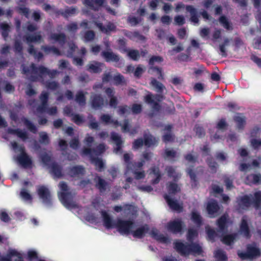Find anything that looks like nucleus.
<instances>
[{
	"instance_id": "2",
	"label": "nucleus",
	"mask_w": 261,
	"mask_h": 261,
	"mask_svg": "<svg viewBox=\"0 0 261 261\" xmlns=\"http://www.w3.org/2000/svg\"><path fill=\"white\" fill-rule=\"evenodd\" d=\"M60 191L58 194L59 198L62 204L67 208L73 210V212L77 213L80 218H83L87 221L92 223H98L99 219L95 217L93 213H90L85 208H79L72 200L73 196L69 192L67 186L62 182L59 184Z\"/></svg>"
},
{
	"instance_id": "47",
	"label": "nucleus",
	"mask_w": 261,
	"mask_h": 261,
	"mask_svg": "<svg viewBox=\"0 0 261 261\" xmlns=\"http://www.w3.org/2000/svg\"><path fill=\"white\" fill-rule=\"evenodd\" d=\"M101 120L103 122L107 124L114 123V124H117V121H114L111 119L110 116L108 115H103L101 117Z\"/></svg>"
},
{
	"instance_id": "64",
	"label": "nucleus",
	"mask_w": 261,
	"mask_h": 261,
	"mask_svg": "<svg viewBox=\"0 0 261 261\" xmlns=\"http://www.w3.org/2000/svg\"><path fill=\"white\" fill-rule=\"evenodd\" d=\"M72 120L77 124H81L83 121V118L78 115H73Z\"/></svg>"
},
{
	"instance_id": "3",
	"label": "nucleus",
	"mask_w": 261,
	"mask_h": 261,
	"mask_svg": "<svg viewBox=\"0 0 261 261\" xmlns=\"http://www.w3.org/2000/svg\"><path fill=\"white\" fill-rule=\"evenodd\" d=\"M151 157V154L145 153L143 154L144 160L138 163L137 165H133L129 163V160L132 159L131 155L129 153L124 154V160L127 163V169L125 172L126 176H127L130 172H133L135 175V178L137 179H140L144 177L143 172L139 170V168L143 166L145 163V161H148Z\"/></svg>"
},
{
	"instance_id": "4",
	"label": "nucleus",
	"mask_w": 261,
	"mask_h": 261,
	"mask_svg": "<svg viewBox=\"0 0 261 261\" xmlns=\"http://www.w3.org/2000/svg\"><path fill=\"white\" fill-rule=\"evenodd\" d=\"M174 248L178 252L184 255L190 254L198 255L202 252L201 247L195 243L187 245L181 241H177L174 243Z\"/></svg>"
},
{
	"instance_id": "57",
	"label": "nucleus",
	"mask_w": 261,
	"mask_h": 261,
	"mask_svg": "<svg viewBox=\"0 0 261 261\" xmlns=\"http://www.w3.org/2000/svg\"><path fill=\"white\" fill-rule=\"evenodd\" d=\"M167 172H168V175L169 176H172V177H173L175 179L179 177L178 173H177L175 171L174 169H173L171 167L168 168L167 169Z\"/></svg>"
},
{
	"instance_id": "34",
	"label": "nucleus",
	"mask_w": 261,
	"mask_h": 261,
	"mask_svg": "<svg viewBox=\"0 0 261 261\" xmlns=\"http://www.w3.org/2000/svg\"><path fill=\"white\" fill-rule=\"evenodd\" d=\"M92 105L94 108L98 109L104 105L103 100L99 96L93 97Z\"/></svg>"
},
{
	"instance_id": "12",
	"label": "nucleus",
	"mask_w": 261,
	"mask_h": 261,
	"mask_svg": "<svg viewBox=\"0 0 261 261\" xmlns=\"http://www.w3.org/2000/svg\"><path fill=\"white\" fill-rule=\"evenodd\" d=\"M48 98V94L46 92H43L40 96V100L41 101V105L37 108L38 112L43 113L46 112L49 115H54L57 112V109L56 107H52L49 109L46 110V102Z\"/></svg>"
},
{
	"instance_id": "11",
	"label": "nucleus",
	"mask_w": 261,
	"mask_h": 261,
	"mask_svg": "<svg viewBox=\"0 0 261 261\" xmlns=\"http://www.w3.org/2000/svg\"><path fill=\"white\" fill-rule=\"evenodd\" d=\"M23 72L24 73L30 72L32 74H39L41 76H48L50 77H53L57 73V72L56 70L49 71L43 67L37 68L34 64L32 65L30 69L29 70H27L24 68H23Z\"/></svg>"
},
{
	"instance_id": "14",
	"label": "nucleus",
	"mask_w": 261,
	"mask_h": 261,
	"mask_svg": "<svg viewBox=\"0 0 261 261\" xmlns=\"http://www.w3.org/2000/svg\"><path fill=\"white\" fill-rule=\"evenodd\" d=\"M182 224V222L180 219H176L169 222L167 228L168 230L173 233H178L181 230Z\"/></svg>"
},
{
	"instance_id": "26",
	"label": "nucleus",
	"mask_w": 261,
	"mask_h": 261,
	"mask_svg": "<svg viewBox=\"0 0 261 261\" xmlns=\"http://www.w3.org/2000/svg\"><path fill=\"white\" fill-rule=\"evenodd\" d=\"M186 10L191 14V21L194 24L198 22V18L196 15V11L192 6H188L186 7Z\"/></svg>"
},
{
	"instance_id": "36",
	"label": "nucleus",
	"mask_w": 261,
	"mask_h": 261,
	"mask_svg": "<svg viewBox=\"0 0 261 261\" xmlns=\"http://www.w3.org/2000/svg\"><path fill=\"white\" fill-rule=\"evenodd\" d=\"M237 237V234L227 235L223 238L222 241L224 244L229 245L236 240Z\"/></svg>"
},
{
	"instance_id": "19",
	"label": "nucleus",
	"mask_w": 261,
	"mask_h": 261,
	"mask_svg": "<svg viewBox=\"0 0 261 261\" xmlns=\"http://www.w3.org/2000/svg\"><path fill=\"white\" fill-rule=\"evenodd\" d=\"M105 0H84V4L87 8L92 10H96L103 3Z\"/></svg>"
},
{
	"instance_id": "16",
	"label": "nucleus",
	"mask_w": 261,
	"mask_h": 261,
	"mask_svg": "<svg viewBox=\"0 0 261 261\" xmlns=\"http://www.w3.org/2000/svg\"><path fill=\"white\" fill-rule=\"evenodd\" d=\"M219 209L218 205L215 200H210L207 204L206 210L211 217H215Z\"/></svg>"
},
{
	"instance_id": "50",
	"label": "nucleus",
	"mask_w": 261,
	"mask_h": 261,
	"mask_svg": "<svg viewBox=\"0 0 261 261\" xmlns=\"http://www.w3.org/2000/svg\"><path fill=\"white\" fill-rule=\"evenodd\" d=\"M75 100L80 105L85 103V98L84 94L82 92H80L76 94Z\"/></svg>"
},
{
	"instance_id": "31",
	"label": "nucleus",
	"mask_w": 261,
	"mask_h": 261,
	"mask_svg": "<svg viewBox=\"0 0 261 261\" xmlns=\"http://www.w3.org/2000/svg\"><path fill=\"white\" fill-rule=\"evenodd\" d=\"M191 220L199 227L201 224V217L197 211H193L191 213Z\"/></svg>"
},
{
	"instance_id": "29",
	"label": "nucleus",
	"mask_w": 261,
	"mask_h": 261,
	"mask_svg": "<svg viewBox=\"0 0 261 261\" xmlns=\"http://www.w3.org/2000/svg\"><path fill=\"white\" fill-rule=\"evenodd\" d=\"M214 257L218 261H226L227 259L225 252L220 249H217L215 251Z\"/></svg>"
},
{
	"instance_id": "9",
	"label": "nucleus",
	"mask_w": 261,
	"mask_h": 261,
	"mask_svg": "<svg viewBox=\"0 0 261 261\" xmlns=\"http://www.w3.org/2000/svg\"><path fill=\"white\" fill-rule=\"evenodd\" d=\"M43 164L47 166L52 174L55 177H59L61 176V171L58 166L53 163L50 157L47 154H42L41 156Z\"/></svg>"
},
{
	"instance_id": "49",
	"label": "nucleus",
	"mask_w": 261,
	"mask_h": 261,
	"mask_svg": "<svg viewBox=\"0 0 261 261\" xmlns=\"http://www.w3.org/2000/svg\"><path fill=\"white\" fill-rule=\"evenodd\" d=\"M149 72L151 74L155 75L159 79H161L163 77L161 70L159 68L151 67L149 70Z\"/></svg>"
},
{
	"instance_id": "8",
	"label": "nucleus",
	"mask_w": 261,
	"mask_h": 261,
	"mask_svg": "<svg viewBox=\"0 0 261 261\" xmlns=\"http://www.w3.org/2000/svg\"><path fill=\"white\" fill-rule=\"evenodd\" d=\"M261 202V192H257L255 193L254 197L252 196H245L243 197L239 201L240 208L243 209L248 207L251 203H252L256 209L259 207Z\"/></svg>"
},
{
	"instance_id": "58",
	"label": "nucleus",
	"mask_w": 261,
	"mask_h": 261,
	"mask_svg": "<svg viewBox=\"0 0 261 261\" xmlns=\"http://www.w3.org/2000/svg\"><path fill=\"white\" fill-rule=\"evenodd\" d=\"M94 37V33L93 31H88L85 33L84 39L85 41L92 40Z\"/></svg>"
},
{
	"instance_id": "55",
	"label": "nucleus",
	"mask_w": 261,
	"mask_h": 261,
	"mask_svg": "<svg viewBox=\"0 0 261 261\" xmlns=\"http://www.w3.org/2000/svg\"><path fill=\"white\" fill-rule=\"evenodd\" d=\"M251 144L254 149H258L261 147V141L259 139H251Z\"/></svg>"
},
{
	"instance_id": "59",
	"label": "nucleus",
	"mask_w": 261,
	"mask_h": 261,
	"mask_svg": "<svg viewBox=\"0 0 261 261\" xmlns=\"http://www.w3.org/2000/svg\"><path fill=\"white\" fill-rule=\"evenodd\" d=\"M229 42V40L228 39H225L224 42L223 44L220 45V50L221 53L222 55L224 56L225 54V47L228 45Z\"/></svg>"
},
{
	"instance_id": "27",
	"label": "nucleus",
	"mask_w": 261,
	"mask_h": 261,
	"mask_svg": "<svg viewBox=\"0 0 261 261\" xmlns=\"http://www.w3.org/2000/svg\"><path fill=\"white\" fill-rule=\"evenodd\" d=\"M103 65L97 62H93L89 65V70L91 72L97 73L102 70Z\"/></svg>"
},
{
	"instance_id": "63",
	"label": "nucleus",
	"mask_w": 261,
	"mask_h": 261,
	"mask_svg": "<svg viewBox=\"0 0 261 261\" xmlns=\"http://www.w3.org/2000/svg\"><path fill=\"white\" fill-rule=\"evenodd\" d=\"M40 142L42 143H47L48 142V137L45 133L40 134Z\"/></svg>"
},
{
	"instance_id": "1",
	"label": "nucleus",
	"mask_w": 261,
	"mask_h": 261,
	"mask_svg": "<svg viewBox=\"0 0 261 261\" xmlns=\"http://www.w3.org/2000/svg\"><path fill=\"white\" fill-rule=\"evenodd\" d=\"M103 224L108 229L116 228L122 234L131 233L133 237L141 238L148 232V227L144 225L137 227L136 224L132 221H124L118 220L117 222L113 221L110 216L105 211L101 212Z\"/></svg>"
},
{
	"instance_id": "51",
	"label": "nucleus",
	"mask_w": 261,
	"mask_h": 261,
	"mask_svg": "<svg viewBox=\"0 0 261 261\" xmlns=\"http://www.w3.org/2000/svg\"><path fill=\"white\" fill-rule=\"evenodd\" d=\"M40 38L41 37L39 34H35V35L32 37H27L26 38V40L28 43H30L31 42H37L40 39Z\"/></svg>"
},
{
	"instance_id": "37",
	"label": "nucleus",
	"mask_w": 261,
	"mask_h": 261,
	"mask_svg": "<svg viewBox=\"0 0 261 261\" xmlns=\"http://www.w3.org/2000/svg\"><path fill=\"white\" fill-rule=\"evenodd\" d=\"M9 133L16 135L23 140H25L27 139V135L25 132L20 131L19 130L9 129Z\"/></svg>"
},
{
	"instance_id": "22",
	"label": "nucleus",
	"mask_w": 261,
	"mask_h": 261,
	"mask_svg": "<svg viewBox=\"0 0 261 261\" xmlns=\"http://www.w3.org/2000/svg\"><path fill=\"white\" fill-rule=\"evenodd\" d=\"M240 231L245 237L247 238L249 237V231L247 223V218L246 217H244L242 219Z\"/></svg>"
},
{
	"instance_id": "10",
	"label": "nucleus",
	"mask_w": 261,
	"mask_h": 261,
	"mask_svg": "<svg viewBox=\"0 0 261 261\" xmlns=\"http://www.w3.org/2000/svg\"><path fill=\"white\" fill-rule=\"evenodd\" d=\"M238 254V256L243 259L253 258L259 256L260 251L255 244H252L247 246L246 252L243 253L239 251Z\"/></svg>"
},
{
	"instance_id": "6",
	"label": "nucleus",
	"mask_w": 261,
	"mask_h": 261,
	"mask_svg": "<svg viewBox=\"0 0 261 261\" xmlns=\"http://www.w3.org/2000/svg\"><path fill=\"white\" fill-rule=\"evenodd\" d=\"M11 145L15 152L19 154L18 156L14 158L15 160L24 168L30 167L32 161L25 152L24 147L22 146H18L16 142L11 143Z\"/></svg>"
},
{
	"instance_id": "42",
	"label": "nucleus",
	"mask_w": 261,
	"mask_h": 261,
	"mask_svg": "<svg viewBox=\"0 0 261 261\" xmlns=\"http://www.w3.org/2000/svg\"><path fill=\"white\" fill-rule=\"evenodd\" d=\"M95 182H97L96 186L102 192L106 189V183L104 180L101 179L100 177H97L95 178Z\"/></svg>"
},
{
	"instance_id": "53",
	"label": "nucleus",
	"mask_w": 261,
	"mask_h": 261,
	"mask_svg": "<svg viewBox=\"0 0 261 261\" xmlns=\"http://www.w3.org/2000/svg\"><path fill=\"white\" fill-rule=\"evenodd\" d=\"M21 197L24 200H31L32 197L31 195L24 189H22L20 192Z\"/></svg>"
},
{
	"instance_id": "39",
	"label": "nucleus",
	"mask_w": 261,
	"mask_h": 261,
	"mask_svg": "<svg viewBox=\"0 0 261 261\" xmlns=\"http://www.w3.org/2000/svg\"><path fill=\"white\" fill-rule=\"evenodd\" d=\"M28 257L31 261H44L39 258L36 251L30 250L28 252Z\"/></svg>"
},
{
	"instance_id": "21",
	"label": "nucleus",
	"mask_w": 261,
	"mask_h": 261,
	"mask_svg": "<svg viewBox=\"0 0 261 261\" xmlns=\"http://www.w3.org/2000/svg\"><path fill=\"white\" fill-rule=\"evenodd\" d=\"M94 22L101 32L105 33H110L114 31L115 29L114 24L110 23L107 24L106 28L102 27V24L99 22L95 18H94Z\"/></svg>"
},
{
	"instance_id": "38",
	"label": "nucleus",
	"mask_w": 261,
	"mask_h": 261,
	"mask_svg": "<svg viewBox=\"0 0 261 261\" xmlns=\"http://www.w3.org/2000/svg\"><path fill=\"white\" fill-rule=\"evenodd\" d=\"M134 209H135V207L134 206L128 205H126L123 207L116 206H115V207H114V210L117 212H119L121 211H124L125 212L129 211V212L126 213L128 214L130 213V212L132 210L134 211Z\"/></svg>"
},
{
	"instance_id": "5",
	"label": "nucleus",
	"mask_w": 261,
	"mask_h": 261,
	"mask_svg": "<svg viewBox=\"0 0 261 261\" xmlns=\"http://www.w3.org/2000/svg\"><path fill=\"white\" fill-rule=\"evenodd\" d=\"M106 149V146L103 144H100L97 146L96 150H92L89 148H85L83 150L82 154L84 155H88L91 159V162L95 165L96 167L101 170L104 166V163L99 158H94V155H98L103 153Z\"/></svg>"
},
{
	"instance_id": "35",
	"label": "nucleus",
	"mask_w": 261,
	"mask_h": 261,
	"mask_svg": "<svg viewBox=\"0 0 261 261\" xmlns=\"http://www.w3.org/2000/svg\"><path fill=\"white\" fill-rule=\"evenodd\" d=\"M219 22L220 24L226 29L229 30L232 29L231 24L230 23L228 19L225 16H221L219 18Z\"/></svg>"
},
{
	"instance_id": "56",
	"label": "nucleus",
	"mask_w": 261,
	"mask_h": 261,
	"mask_svg": "<svg viewBox=\"0 0 261 261\" xmlns=\"http://www.w3.org/2000/svg\"><path fill=\"white\" fill-rule=\"evenodd\" d=\"M115 84L118 85L124 82L123 77L120 74H117L114 76Z\"/></svg>"
},
{
	"instance_id": "60",
	"label": "nucleus",
	"mask_w": 261,
	"mask_h": 261,
	"mask_svg": "<svg viewBox=\"0 0 261 261\" xmlns=\"http://www.w3.org/2000/svg\"><path fill=\"white\" fill-rule=\"evenodd\" d=\"M163 61V59L161 57L159 56H154L152 57L149 61V64L150 65H153L154 63H161Z\"/></svg>"
},
{
	"instance_id": "40",
	"label": "nucleus",
	"mask_w": 261,
	"mask_h": 261,
	"mask_svg": "<svg viewBox=\"0 0 261 261\" xmlns=\"http://www.w3.org/2000/svg\"><path fill=\"white\" fill-rule=\"evenodd\" d=\"M197 229L190 228L188 230L187 234V239L189 241H191L195 237L197 236Z\"/></svg>"
},
{
	"instance_id": "28",
	"label": "nucleus",
	"mask_w": 261,
	"mask_h": 261,
	"mask_svg": "<svg viewBox=\"0 0 261 261\" xmlns=\"http://www.w3.org/2000/svg\"><path fill=\"white\" fill-rule=\"evenodd\" d=\"M261 181V175H252L247 177L246 182L247 184H258Z\"/></svg>"
},
{
	"instance_id": "61",
	"label": "nucleus",
	"mask_w": 261,
	"mask_h": 261,
	"mask_svg": "<svg viewBox=\"0 0 261 261\" xmlns=\"http://www.w3.org/2000/svg\"><path fill=\"white\" fill-rule=\"evenodd\" d=\"M166 158L168 159H172L175 156L176 152L173 150L167 149L165 151Z\"/></svg>"
},
{
	"instance_id": "7",
	"label": "nucleus",
	"mask_w": 261,
	"mask_h": 261,
	"mask_svg": "<svg viewBox=\"0 0 261 261\" xmlns=\"http://www.w3.org/2000/svg\"><path fill=\"white\" fill-rule=\"evenodd\" d=\"M168 190L169 194L165 196V199L169 206L173 210L180 211L182 208V206L171 198L173 194H175L180 190V188L176 184L172 183L168 186Z\"/></svg>"
},
{
	"instance_id": "62",
	"label": "nucleus",
	"mask_w": 261,
	"mask_h": 261,
	"mask_svg": "<svg viewBox=\"0 0 261 261\" xmlns=\"http://www.w3.org/2000/svg\"><path fill=\"white\" fill-rule=\"evenodd\" d=\"M0 219L4 222H7L9 220L8 214L4 210L0 211Z\"/></svg>"
},
{
	"instance_id": "43",
	"label": "nucleus",
	"mask_w": 261,
	"mask_h": 261,
	"mask_svg": "<svg viewBox=\"0 0 261 261\" xmlns=\"http://www.w3.org/2000/svg\"><path fill=\"white\" fill-rule=\"evenodd\" d=\"M84 172V169L81 167H74L72 168L71 170V175L73 176L75 175H79L80 174H82Z\"/></svg>"
},
{
	"instance_id": "25",
	"label": "nucleus",
	"mask_w": 261,
	"mask_h": 261,
	"mask_svg": "<svg viewBox=\"0 0 261 261\" xmlns=\"http://www.w3.org/2000/svg\"><path fill=\"white\" fill-rule=\"evenodd\" d=\"M106 93L110 98L109 105L111 107H115L117 104L116 97L114 96L113 90L111 88H108L106 90Z\"/></svg>"
},
{
	"instance_id": "45",
	"label": "nucleus",
	"mask_w": 261,
	"mask_h": 261,
	"mask_svg": "<svg viewBox=\"0 0 261 261\" xmlns=\"http://www.w3.org/2000/svg\"><path fill=\"white\" fill-rule=\"evenodd\" d=\"M10 27L8 24L2 23L0 25V29L2 30V35L4 38H6L8 35V31H9Z\"/></svg>"
},
{
	"instance_id": "48",
	"label": "nucleus",
	"mask_w": 261,
	"mask_h": 261,
	"mask_svg": "<svg viewBox=\"0 0 261 261\" xmlns=\"http://www.w3.org/2000/svg\"><path fill=\"white\" fill-rule=\"evenodd\" d=\"M151 84L152 86H153L154 88H155L156 90L158 92L162 91L164 87L163 86L162 84L160 83L159 82H157L155 80H152L151 82Z\"/></svg>"
},
{
	"instance_id": "15",
	"label": "nucleus",
	"mask_w": 261,
	"mask_h": 261,
	"mask_svg": "<svg viewBox=\"0 0 261 261\" xmlns=\"http://www.w3.org/2000/svg\"><path fill=\"white\" fill-rule=\"evenodd\" d=\"M231 222L228 218V215H224L217 221V225L220 231L223 232L228 228Z\"/></svg>"
},
{
	"instance_id": "23",
	"label": "nucleus",
	"mask_w": 261,
	"mask_h": 261,
	"mask_svg": "<svg viewBox=\"0 0 261 261\" xmlns=\"http://www.w3.org/2000/svg\"><path fill=\"white\" fill-rule=\"evenodd\" d=\"M102 57L108 61L116 62L119 60V58L118 56L114 54L110 51H104L102 53Z\"/></svg>"
},
{
	"instance_id": "41",
	"label": "nucleus",
	"mask_w": 261,
	"mask_h": 261,
	"mask_svg": "<svg viewBox=\"0 0 261 261\" xmlns=\"http://www.w3.org/2000/svg\"><path fill=\"white\" fill-rule=\"evenodd\" d=\"M206 231L207 234L208 239L211 241H214L217 236V234L214 230L211 229L209 226L206 227Z\"/></svg>"
},
{
	"instance_id": "52",
	"label": "nucleus",
	"mask_w": 261,
	"mask_h": 261,
	"mask_svg": "<svg viewBox=\"0 0 261 261\" xmlns=\"http://www.w3.org/2000/svg\"><path fill=\"white\" fill-rule=\"evenodd\" d=\"M234 120L236 122L238 123V126L239 127H241L242 125H243L245 122L244 118L243 116L241 114L237 115L235 117Z\"/></svg>"
},
{
	"instance_id": "32",
	"label": "nucleus",
	"mask_w": 261,
	"mask_h": 261,
	"mask_svg": "<svg viewBox=\"0 0 261 261\" xmlns=\"http://www.w3.org/2000/svg\"><path fill=\"white\" fill-rule=\"evenodd\" d=\"M150 233L152 237L157 240L164 243H166L167 242V238L161 234L159 233L158 230H152Z\"/></svg>"
},
{
	"instance_id": "54",
	"label": "nucleus",
	"mask_w": 261,
	"mask_h": 261,
	"mask_svg": "<svg viewBox=\"0 0 261 261\" xmlns=\"http://www.w3.org/2000/svg\"><path fill=\"white\" fill-rule=\"evenodd\" d=\"M44 50L47 53H52L55 55H60V51L56 48L45 47Z\"/></svg>"
},
{
	"instance_id": "46",
	"label": "nucleus",
	"mask_w": 261,
	"mask_h": 261,
	"mask_svg": "<svg viewBox=\"0 0 261 261\" xmlns=\"http://www.w3.org/2000/svg\"><path fill=\"white\" fill-rule=\"evenodd\" d=\"M22 121L24 125L31 131L35 133L36 131V128L35 126L32 124L29 120L26 119L25 118H23L22 119Z\"/></svg>"
},
{
	"instance_id": "13",
	"label": "nucleus",
	"mask_w": 261,
	"mask_h": 261,
	"mask_svg": "<svg viewBox=\"0 0 261 261\" xmlns=\"http://www.w3.org/2000/svg\"><path fill=\"white\" fill-rule=\"evenodd\" d=\"M157 142L155 138L151 135L145 136L144 137V142L141 139H138L134 143L133 147L135 149H138L142 146L143 144L146 146L150 147L154 145Z\"/></svg>"
},
{
	"instance_id": "20",
	"label": "nucleus",
	"mask_w": 261,
	"mask_h": 261,
	"mask_svg": "<svg viewBox=\"0 0 261 261\" xmlns=\"http://www.w3.org/2000/svg\"><path fill=\"white\" fill-rule=\"evenodd\" d=\"M38 194L44 202L47 203L49 201L50 195L49 192L46 187L41 186L38 189Z\"/></svg>"
},
{
	"instance_id": "44",
	"label": "nucleus",
	"mask_w": 261,
	"mask_h": 261,
	"mask_svg": "<svg viewBox=\"0 0 261 261\" xmlns=\"http://www.w3.org/2000/svg\"><path fill=\"white\" fill-rule=\"evenodd\" d=\"M127 56L133 60H137L140 57V54L137 50H129L127 51Z\"/></svg>"
},
{
	"instance_id": "18",
	"label": "nucleus",
	"mask_w": 261,
	"mask_h": 261,
	"mask_svg": "<svg viewBox=\"0 0 261 261\" xmlns=\"http://www.w3.org/2000/svg\"><path fill=\"white\" fill-rule=\"evenodd\" d=\"M162 99V96L161 95H159L158 96H154L150 93L148 94L145 97V102L151 105L155 109H157L158 108L157 102L160 101Z\"/></svg>"
},
{
	"instance_id": "17",
	"label": "nucleus",
	"mask_w": 261,
	"mask_h": 261,
	"mask_svg": "<svg viewBox=\"0 0 261 261\" xmlns=\"http://www.w3.org/2000/svg\"><path fill=\"white\" fill-rule=\"evenodd\" d=\"M4 261H23L21 254L14 249H10L6 258L2 259Z\"/></svg>"
},
{
	"instance_id": "30",
	"label": "nucleus",
	"mask_w": 261,
	"mask_h": 261,
	"mask_svg": "<svg viewBox=\"0 0 261 261\" xmlns=\"http://www.w3.org/2000/svg\"><path fill=\"white\" fill-rule=\"evenodd\" d=\"M111 139L115 142L116 148L115 149V152L117 153L121 148V144L122 141L119 135L115 133H112L111 135Z\"/></svg>"
},
{
	"instance_id": "24",
	"label": "nucleus",
	"mask_w": 261,
	"mask_h": 261,
	"mask_svg": "<svg viewBox=\"0 0 261 261\" xmlns=\"http://www.w3.org/2000/svg\"><path fill=\"white\" fill-rule=\"evenodd\" d=\"M160 174L158 168L151 169L149 173V178L153 184L158 183L159 181Z\"/></svg>"
},
{
	"instance_id": "33",
	"label": "nucleus",
	"mask_w": 261,
	"mask_h": 261,
	"mask_svg": "<svg viewBox=\"0 0 261 261\" xmlns=\"http://www.w3.org/2000/svg\"><path fill=\"white\" fill-rule=\"evenodd\" d=\"M50 40L54 42L62 44L65 40V36L63 34H53L50 36Z\"/></svg>"
}]
</instances>
